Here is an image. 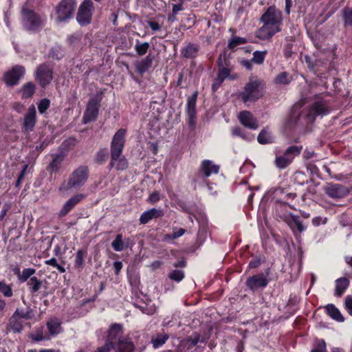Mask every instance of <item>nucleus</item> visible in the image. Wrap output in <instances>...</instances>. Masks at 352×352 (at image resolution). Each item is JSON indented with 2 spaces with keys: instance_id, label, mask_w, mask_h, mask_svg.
Returning a JSON list of instances; mask_svg holds the SVG:
<instances>
[{
  "instance_id": "1",
  "label": "nucleus",
  "mask_w": 352,
  "mask_h": 352,
  "mask_svg": "<svg viewBox=\"0 0 352 352\" xmlns=\"http://www.w3.org/2000/svg\"><path fill=\"white\" fill-rule=\"evenodd\" d=\"M263 25L256 32V36L261 40H270L281 31L283 14L275 6H270L260 18Z\"/></svg>"
},
{
  "instance_id": "2",
  "label": "nucleus",
  "mask_w": 352,
  "mask_h": 352,
  "mask_svg": "<svg viewBox=\"0 0 352 352\" xmlns=\"http://www.w3.org/2000/svg\"><path fill=\"white\" fill-rule=\"evenodd\" d=\"M126 131L124 129H120L113 135L111 143V162L109 168L116 166L119 170H125L128 167V162L122 155Z\"/></svg>"
},
{
  "instance_id": "3",
  "label": "nucleus",
  "mask_w": 352,
  "mask_h": 352,
  "mask_svg": "<svg viewBox=\"0 0 352 352\" xmlns=\"http://www.w3.org/2000/svg\"><path fill=\"white\" fill-rule=\"evenodd\" d=\"M263 85L258 79H250L245 84L240 97L244 102H254L263 96Z\"/></svg>"
},
{
  "instance_id": "4",
  "label": "nucleus",
  "mask_w": 352,
  "mask_h": 352,
  "mask_svg": "<svg viewBox=\"0 0 352 352\" xmlns=\"http://www.w3.org/2000/svg\"><path fill=\"white\" fill-rule=\"evenodd\" d=\"M89 175V170L87 166H78L71 174L67 182V188L81 187L87 181Z\"/></svg>"
},
{
  "instance_id": "5",
  "label": "nucleus",
  "mask_w": 352,
  "mask_h": 352,
  "mask_svg": "<svg viewBox=\"0 0 352 352\" xmlns=\"http://www.w3.org/2000/svg\"><path fill=\"white\" fill-rule=\"evenodd\" d=\"M76 7V0H62L56 8L57 21H66L73 17Z\"/></svg>"
},
{
  "instance_id": "6",
  "label": "nucleus",
  "mask_w": 352,
  "mask_h": 352,
  "mask_svg": "<svg viewBox=\"0 0 352 352\" xmlns=\"http://www.w3.org/2000/svg\"><path fill=\"white\" fill-rule=\"evenodd\" d=\"M94 11V3L91 0H84L79 6L76 21L80 26H86L91 21Z\"/></svg>"
},
{
  "instance_id": "7",
  "label": "nucleus",
  "mask_w": 352,
  "mask_h": 352,
  "mask_svg": "<svg viewBox=\"0 0 352 352\" xmlns=\"http://www.w3.org/2000/svg\"><path fill=\"white\" fill-rule=\"evenodd\" d=\"M53 66L44 63L39 65L35 71V78L42 87L50 85L53 79Z\"/></svg>"
},
{
  "instance_id": "8",
  "label": "nucleus",
  "mask_w": 352,
  "mask_h": 352,
  "mask_svg": "<svg viewBox=\"0 0 352 352\" xmlns=\"http://www.w3.org/2000/svg\"><path fill=\"white\" fill-rule=\"evenodd\" d=\"M100 103V100L96 97L89 100L83 116L84 123H88L96 119L98 115Z\"/></svg>"
},
{
  "instance_id": "9",
  "label": "nucleus",
  "mask_w": 352,
  "mask_h": 352,
  "mask_svg": "<svg viewBox=\"0 0 352 352\" xmlns=\"http://www.w3.org/2000/svg\"><path fill=\"white\" fill-rule=\"evenodd\" d=\"M64 142L60 146L58 153L52 154V161L47 166V170L50 173H56L60 168L61 164L66 157V153L63 151Z\"/></svg>"
},
{
  "instance_id": "10",
  "label": "nucleus",
  "mask_w": 352,
  "mask_h": 352,
  "mask_svg": "<svg viewBox=\"0 0 352 352\" xmlns=\"http://www.w3.org/2000/svg\"><path fill=\"white\" fill-rule=\"evenodd\" d=\"M219 170V166L214 164L210 160H204L199 168V175H197V178L193 179V182L195 184L194 188H195L197 187L196 183L198 182L200 175H203L204 177H208L212 173L217 174Z\"/></svg>"
},
{
  "instance_id": "11",
  "label": "nucleus",
  "mask_w": 352,
  "mask_h": 352,
  "mask_svg": "<svg viewBox=\"0 0 352 352\" xmlns=\"http://www.w3.org/2000/svg\"><path fill=\"white\" fill-rule=\"evenodd\" d=\"M329 112V109L323 101H316L310 107L309 112L307 114V120L313 122L316 116H324Z\"/></svg>"
},
{
  "instance_id": "12",
  "label": "nucleus",
  "mask_w": 352,
  "mask_h": 352,
  "mask_svg": "<svg viewBox=\"0 0 352 352\" xmlns=\"http://www.w3.org/2000/svg\"><path fill=\"white\" fill-rule=\"evenodd\" d=\"M25 68L21 65H16L4 75L5 82L8 86H13L19 82V79L24 75Z\"/></svg>"
},
{
  "instance_id": "13",
  "label": "nucleus",
  "mask_w": 352,
  "mask_h": 352,
  "mask_svg": "<svg viewBox=\"0 0 352 352\" xmlns=\"http://www.w3.org/2000/svg\"><path fill=\"white\" fill-rule=\"evenodd\" d=\"M268 283L269 280L263 274L250 276L247 278L245 282L246 286L253 292L259 288L265 287Z\"/></svg>"
},
{
  "instance_id": "14",
  "label": "nucleus",
  "mask_w": 352,
  "mask_h": 352,
  "mask_svg": "<svg viewBox=\"0 0 352 352\" xmlns=\"http://www.w3.org/2000/svg\"><path fill=\"white\" fill-rule=\"evenodd\" d=\"M197 92H195L187 99V114L188 116V125L191 129H194L196 125V102Z\"/></svg>"
},
{
  "instance_id": "15",
  "label": "nucleus",
  "mask_w": 352,
  "mask_h": 352,
  "mask_svg": "<svg viewBox=\"0 0 352 352\" xmlns=\"http://www.w3.org/2000/svg\"><path fill=\"white\" fill-rule=\"evenodd\" d=\"M23 19L25 25L30 30H36L41 25L40 16L31 10H23Z\"/></svg>"
},
{
  "instance_id": "16",
  "label": "nucleus",
  "mask_w": 352,
  "mask_h": 352,
  "mask_svg": "<svg viewBox=\"0 0 352 352\" xmlns=\"http://www.w3.org/2000/svg\"><path fill=\"white\" fill-rule=\"evenodd\" d=\"M325 193L331 198H342L346 196L349 191L346 187L340 184H329L324 188Z\"/></svg>"
},
{
  "instance_id": "17",
  "label": "nucleus",
  "mask_w": 352,
  "mask_h": 352,
  "mask_svg": "<svg viewBox=\"0 0 352 352\" xmlns=\"http://www.w3.org/2000/svg\"><path fill=\"white\" fill-rule=\"evenodd\" d=\"M238 119L241 124L250 129H257L258 123L254 115L248 111H243L239 113Z\"/></svg>"
},
{
  "instance_id": "18",
  "label": "nucleus",
  "mask_w": 352,
  "mask_h": 352,
  "mask_svg": "<svg viewBox=\"0 0 352 352\" xmlns=\"http://www.w3.org/2000/svg\"><path fill=\"white\" fill-rule=\"evenodd\" d=\"M36 109L35 107L32 104L29 108L27 113L25 115L23 126L26 131H33L36 122Z\"/></svg>"
},
{
  "instance_id": "19",
  "label": "nucleus",
  "mask_w": 352,
  "mask_h": 352,
  "mask_svg": "<svg viewBox=\"0 0 352 352\" xmlns=\"http://www.w3.org/2000/svg\"><path fill=\"white\" fill-rule=\"evenodd\" d=\"M122 326L120 324H113L109 330L107 339L106 341L111 342L113 346L119 341V339H122Z\"/></svg>"
},
{
  "instance_id": "20",
  "label": "nucleus",
  "mask_w": 352,
  "mask_h": 352,
  "mask_svg": "<svg viewBox=\"0 0 352 352\" xmlns=\"http://www.w3.org/2000/svg\"><path fill=\"white\" fill-rule=\"evenodd\" d=\"M85 196L82 194L76 195L72 197L68 201H67L63 205V208L58 213V216L60 217H65L71 211L74 206L78 204Z\"/></svg>"
},
{
  "instance_id": "21",
  "label": "nucleus",
  "mask_w": 352,
  "mask_h": 352,
  "mask_svg": "<svg viewBox=\"0 0 352 352\" xmlns=\"http://www.w3.org/2000/svg\"><path fill=\"white\" fill-rule=\"evenodd\" d=\"M164 210L157 208H151L144 211L140 216V222L142 224H146L153 219H157L163 217Z\"/></svg>"
},
{
  "instance_id": "22",
  "label": "nucleus",
  "mask_w": 352,
  "mask_h": 352,
  "mask_svg": "<svg viewBox=\"0 0 352 352\" xmlns=\"http://www.w3.org/2000/svg\"><path fill=\"white\" fill-rule=\"evenodd\" d=\"M153 59L154 56L151 54H148L146 58H143L140 61H137L135 63L137 72L142 76L151 67Z\"/></svg>"
},
{
  "instance_id": "23",
  "label": "nucleus",
  "mask_w": 352,
  "mask_h": 352,
  "mask_svg": "<svg viewBox=\"0 0 352 352\" xmlns=\"http://www.w3.org/2000/svg\"><path fill=\"white\" fill-rule=\"evenodd\" d=\"M199 48L198 44L189 43L182 49L181 54L186 58H194L197 56Z\"/></svg>"
},
{
  "instance_id": "24",
  "label": "nucleus",
  "mask_w": 352,
  "mask_h": 352,
  "mask_svg": "<svg viewBox=\"0 0 352 352\" xmlns=\"http://www.w3.org/2000/svg\"><path fill=\"white\" fill-rule=\"evenodd\" d=\"M257 141L261 144H272L274 142V137L268 126L263 128L260 131L257 137Z\"/></svg>"
},
{
  "instance_id": "25",
  "label": "nucleus",
  "mask_w": 352,
  "mask_h": 352,
  "mask_svg": "<svg viewBox=\"0 0 352 352\" xmlns=\"http://www.w3.org/2000/svg\"><path fill=\"white\" fill-rule=\"evenodd\" d=\"M114 348L116 352H131L134 349L133 344L126 338L119 339Z\"/></svg>"
},
{
  "instance_id": "26",
  "label": "nucleus",
  "mask_w": 352,
  "mask_h": 352,
  "mask_svg": "<svg viewBox=\"0 0 352 352\" xmlns=\"http://www.w3.org/2000/svg\"><path fill=\"white\" fill-rule=\"evenodd\" d=\"M8 327L14 333H21L23 329V320L15 315L12 314L9 320Z\"/></svg>"
},
{
  "instance_id": "27",
  "label": "nucleus",
  "mask_w": 352,
  "mask_h": 352,
  "mask_svg": "<svg viewBox=\"0 0 352 352\" xmlns=\"http://www.w3.org/2000/svg\"><path fill=\"white\" fill-rule=\"evenodd\" d=\"M349 285V280L345 277L340 278L336 280V295L341 296Z\"/></svg>"
},
{
  "instance_id": "28",
  "label": "nucleus",
  "mask_w": 352,
  "mask_h": 352,
  "mask_svg": "<svg viewBox=\"0 0 352 352\" xmlns=\"http://www.w3.org/2000/svg\"><path fill=\"white\" fill-rule=\"evenodd\" d=\"M47 327L52 336H56L61 332L60 322L57 318L50 319L47 322Z\"/></svg>"
},
{
  "instance_id": "29",
  "label": "nucleus",
  "mask_w": 352,
  "mask_h": 352,
  "mask_svg": "<svg viewBox=\"0 0 352 352\" xmlns=\"http://www.w3.org/2000/svg\"><path fill=\"white\" fill-rule=\"evenodd\" d=\"M169 338V335L166 333H157L152 337L151 342L153 348L157 349L162 346Z\"/></svg>"
},
{
  "instance_id": "30",
  "label": "nucleus",
  "mask_w": 352,
  "mask_h": 352,
  "mask_svg": "<svg viewBox=\"0 0 352 352\" xmlns=\"http://www.w3.org/2000/svg\"><path fill=\"white\" fill-rule=\"evenodd\" d=\"M326 310L328 315L338 322H343L344 317L340 314V311L333 304H329L326 306Z\"/></svg>"
},
{
  "instance_id": "31",
  "label": "nucleus",
  "mask_w": 352,
  "mask_h": 352,
  "mask_svg": "<svg viewBox=\"0 0 352 352\" xmlns=\"http://www.w3.org/2000/svg\"><path fill=\"white\" fill-rule=\"evenodd\" d=\"M35 85L31 82L24 84L21 89L22 98L23 99L31 98L35 92Z\"/></svg>"
},
{
  "instance_id": "32",
  "label": "nucleus",
  "mask_w": 352,
  "mask_h": 352,
  "mask_svg": "<svg viewBox=\"0 0 352 352\" xmlns=\"http://www.w3.org/2000/svg\"><path fill=\"white\" fill-rule=\"evenodd\" d=\"M302 150V146H289L285 151L284 152V154L288 157L291 159V161H293L294 158L296 156H298L300 155V152Z\"/></svg>"
},
{
  "instance_id": "33",
  "label": "nucleus",
  "mask_w": 352,
  "mask_h": 352,
  "mask_svg": "<svg viewBox=\"0 0 352 352\" xmlns=\"http://www.w3.org/2000/svg\"><path fill=\"white\" fill-rule=\"evenodd\" d=\"M36 270L32 268H26L23 270L21 273L19 268H17V272L16 274L18 276V278L21 282H25L28 280V278H31V276L35 273Z\"/></svg>"
},
{
  "instance_id": "34",
  "label": "nucleus",
  "mask_w": 352,
  "mask_h": 352,
  "mask_svg": "<svg viewBox=\"0 0 352 352\" xmlns=\"http://www.w3.org/2000/svg\"><path fill=\"white\" fill-rule=\"evenodd\" d=\"M292 162L291 159L288 158L284 153L283 155L277 156L274 161L276 167L280 169L285 168Z\"/></svg>"
},
{
  "instance_id": "35",
  "label": "nucleus",
  "mask_w": 352,
  "mask_h": 352,
  "mask_svg": "<svg viewBox=\"0 0 352 352\" xmlns=\"http://www.w3.org/2000/svg\"><path fill=\"white\" fill-rule=\"evenodd\" d=\"M111 246L116 252H121L126 248V245H124L123 237L121 234H117L116 239L111 243Z\"/></svg>"
},
{
  "instance_id": "36",
  "label": "nucleus",
  "mask_w": 352,
  "mask_h": 352,
  "mask_svg": "<svg viewBox=\"0 0 352 352\" xmlns=\"http://www.w3.org/2000/svg\"><path fill=\"white\" fill-rule=\"evenodd\" d=\"M86 251L82 250H78L76 252L74 267L76 269L82 270L84 265L85 256H86Z\"/></svg>"
},
{
  "instance_id": "37",
  "label": "nucleus",
  "mask_w": 352,
  "mask_h": 352,
  "mask_svg": "<svg viewBox=\"0 0 352 352\" xmlns=\"http://www.w3.org/2000/svg\"><path fill=\"white\" fill-rule=\"evenodd\" d=\"M28 285L29 286L30 292L33 294L41 289L42 281L38 279L36 276H32L28 282Z\"/></svg>"
},
{
  "instance_id": "38",
  "label": "nucleus",
  "mask_w": 352,
  "mask_h": 352,
  "mask_svg": "<svg viewBox=\"0 0 352 352\" xmlns=\"http://www.w3.org/2000/svg\"><path fill=\"white\" fill-rule=\"evenodd\" d=\"M342 13L344 25L352 26V8L345 7Z\"/></svg>"
},
{
  "instance_id": "39",
  "label": "nucleus",
  "mask_w": 352,
  "mask_h": 352,
  "mask_svg": "<svg viewBox=\"0 0 352 352\" xmlns=\"http://www.w3.org/2000/svg\"><path fill=\"white\" fill-rule=\"evenodd\" d=\"M108 156L107 150L106 148H101L97 152L94 161L98 164H102L106 162Z\"/></svg>"
},
{
  "instance_id": "40",
  "label": "nucleus",
  "mask_w": 352,
  "mask_h": 352,
  "mask_svg": "<svg viewBox=\"0 0 352 352\" xmlns=\"http://www.w3.org/2000/svg\"><path fill=\"white\" fill-rule=\"evenodd\" d=\"M13 314L21 320H29L31 319L33 316L32 310L30 308H28V310L26 311L19 309L17 308Z\"/></svg>"
},
{
  "instance_id": "41",
  "label": "nucleus",
  "mask_w": 352,
  "mask_h": 352,
  "mask_svg": "<svg viewBox=\"0 0 352 352\" xmlns=\"http://www.w3.org/2000/svg\"><path fill=\"white\" fill-rule=\"evenodd\" d=\"M149 47L150 45L148 42L140 43L139 41H137L135 50L139 56H143L146 54Z\"/></svg>"
},
{
  "instance_id": "42",
  "label": "nucleus",
  "mask_w": 352,
  "mask_h": 352,
  "mask_svg": "<svg viewBox=\"0 0 352 352\" xmlns=\"http://www.w3.org/2000/svg\"><path fill=\"white\" fill-rule=\"evenodd\" d=\"M232 134L234 136H239L247 141H251L254 140L253 135H249L245 134L239 126H234L232 129Z\"/></svg>"
},
{
  "instance_id": "43",
  "label": "nucleus",
  "mask_w": 352,
  "mask_h": 352,
  "mask_svg": "<svg viewBox=\"0 0 352 352\" xmlns=\"http://www.w3.org/2000/svg\"><path fill=\"white\" fill-rule=\"evenodd\" d=\"M267 54V51H255L253 53V57L252 58V62L261 65L265 58V56Z\"/></svg>"
},
{
  "instance_id": "44",
  "label": "nucleus",
  "mask_w": 352,
  "mask_h": 352,
  "mask_svg": "<svg viewBox=\"0 0 352 352\" xmlns=\"http://www.w3.org/2000/svg\"><path fill=\"white\" fill-rule=\"evenodd\" d=\"M246 43H247V40L245 38L239 37V36H233L232 38H231L230 39V41L228 42V47L230 49L233 50L236 46H238L239 45L245 44Z\"/></svg>"
},
{
  "instance_id": "45",
  "label": "nucleus",
  "mask_w": 352,
  "mask_h": 352,
  "mask_svg": "<svg viewBox=\"0 0 352 352\" xmlns=\"http://www.w3.org/2000/svg\"><path fill=\"white\" fill-rule=\"evenodd\" d=\"M274 82L276 84L287 85L291 82V78H289L288 73L283 72L276 77Z\"/></svg>"
},
{
  "instance_id": "46",
  "label": "nucleus",
  "mask_w": 352,
  "mask_h": 352,
  "mask_svg": "<svg viewBox=\"0 0 352 352\" xmlns=\"http://www.w3.org/2000/svg\"><path fill=\"white\" fill-rule=\"evenodd\" d=\"M218 67H230V60L229 56L225 52L223 54H220L217 58Z\"/></svg>"
},
{
  "instance_id": "47",
  "label": "nucleus",
  "mask_w": 352,
  "mask_h": 352,
  "mask_svg": "<svg viewBox=\"0 0 352 352\" xmlns=\"http://www.w3.org/2000/svg\"><path fill=\"white\" fill-rule=\"evenodd\" d=\"M0 292L7 298L12 297L13 296L12 289L10 285H7L3 281H0Z\"/></svg>"
},
{
  "instance_id": "48",
  "label": "nucleus",
  "mask_w": 352,
  "mask_h": 352,
  "mask_svg": "<svg viewBox=\"0 0 352 352\" xmlns=\"http://www.w3.org/2000/svg\"><path fill=\"white\" fill-rule=\"evenodd\" d=\"M289 226L292 229H297L300 233L305 230V227L299 217H295L289 222Z\"/></svg>"
},
{
  "instance_id": "49",
  "label": "nucleus",
  "mask_w": 352,
  "mask_h": 352,
  "mask_svg": "<svg viewBox=\"0 0 352 352\" xmlns=\"http://www.w3.org/2000/svg\"><path fill=\"white\" fill-rule=\"evenodd\" d=\"M219 68V72H218V78H219V82H218V86H220L224 79L227 78L230 74V67H218Z\"/></svg>"
},
{
  "instance_id": "50",
  "label": "nucleus",
  "mask_w": 352,
  "mask_h": 352,
  "mask_svg": "<svg viewBox=\"0 0 352 352\" xmlns=\"http://www.w3.org/2000/svg\"><path fill=\"white\" fill-rule=\"evenodd\" d=\"M63 54L62 52V50L60 47H52L50 50V52L49 54V57L56 59V60H60L63 58Z\"/></svg>"
},
{
  "instance_id": "51",
  "label": "nucleus",
  "mask_w": 352,
  "mask_h": 352,
  "mask_svg": "<svg viewBox=\"0 0 352 352\" xmlns=\"http://www.w3.org/2000/svg\"><path fill=\"white\" fill-rule=\"evenodd\" d=\"M168 277L175 281H181L184 277V273L179 270H175L168 274Z\"/></svg>"
},
{
  "instance_id": "52",
  "label": "nucleus",
  "mask_w": 352,
  "mask_h": 352,
  "mask_svg": "<svg viewBox=\"0 0 352 352\" xmlns=\"http://www.w3.org/2000/svg\"><path fill=\"white\" fill-rule=\"evenodd\" d=\"M50 100L47 98H43L40 100L38 104V110L40 113H44L47 109L50 107Z\"/></svg>"
},
{
  "instance_id": "53",
  "label": "nucleus",
  "mask_w": 352,
  "mask_h": 352,
  "mask_svg": "<svg viewBox=\"0 0 352 352\" xmlns=\"http://www.w3.org/2000/svg\"><path fill=\"white\" fill-rule=\"evenodd\" d=\"M186 232V230L184 228H175L173 229V232L171 234H167L165 236L166 239H175L181 236H182Z\"/></svg>"
},
{
  "instance_id": "54",
  "label": "nucleus",
  "mask_w": 352,
  "mask_h": 352,
  "mask_svg": "<svg viewBox=\"0 0 352 352\" xmlns=\"http://www.w3.org/2000/svg\"><path fill=\"white\" fill-rule=\"evenodd\" d=\"M311 352H326V343L324 340H318Z\"/></svg>"
},
{
  "instance_id": "55",
  "label": "nucleus",
  "mask_w": 352,
  "mask_h": 352,
  "mask_svg": "<svg viewBox=\"0 0 352 352\" xmlns=\"http://www.w3.org/2000/svg\"><path fill=\"white\" fill-rule=\"evenodd\" d=\"M199 336L198 334H195L194 336H190L187 339V343L188 344V348H192L197 344L199 342Z\"/></svg>"
},
{
  "instance_id": "56",
  "label": "nucleus",
  "mask_w": 352,
  "mask_h": 352,
  "mask_svg": "<svg viewBox=\"0 0 352 352\" xmlns=\"http://www.w3.org/2000/svg\"><path fill=\"white\" fill-rule=\"evenodd\" d=\"M114 347L111 342L106 341L104 346L98 348L94 352H109Z\"/></svg>"
},
{
  "instance_id": "57",
  "label": "nucleus",
  "mask_w": 352,
  "mask_h": 352,
  "mask_svg": "<svg viewBox=\"0 0 352 352\" xmlns=\"http://www.w3.org/2000/svg\"><path fill=\"white\" fill-rule=\"evenodd\" d=\"M345 308L348 313L352 316V296H347L345 298Z\"/></svg>"
},
{
  "instance_id": "58",
  "label": "nucleus",
  "mask_w": 352,
  "mask_h": 352,
  "mask_svg": "<svg viewBox=\"0 0 352 352\" xmlns=\"http://www.w3.org/2000/svg\"><path fill=\"white\" fill-rule=\"evenodd\" d=\"M160 199V194L157 191H154L153 192H152L148 197V201L152 204L158 201Z\"/></svg>"
},
{
  "instance_id": "59",
  "label": "nucleus",
  "mask_w": 352,
  "mask_h": 352,
  "mask_svg": "<svg viewBox=\"0 0 352 352\" xmlns=\"http://www.w3.org/2000/svg\"><path fill=\"white\" fill-rule=\"evenodd\" d=\"M148 25L151 28V29L153 31H158L161 29L160 25L155 21H148Z\"/></svg>"
},
{
  "instance_id": "60",
  "label": "nucleus",
  "mask_w": 352,
  "mask_h": 352,
  "mask_svg": "<svg viewBox=\"0 0 352 352\" xmlns=\"http://www.w3.org/2000/svg\"><path fill=\"white\" fill-rule=\"evenodd\" d=\"M123 267L122 263L121 261H116L113 263V267L115 270V274L118 275L120 272L121 271Z\"/></svg>"
},
{
  "instance_id": "61",
  "label": "nucleus",
  "mask_w": 352,
  "mask_h": 352,
  "mask_svg": "<svg viewBox=\"0 0 352 352\" xmlns=\"http://www.w3.org/2000/svg\"><path fill=\"white\" fill-rule=\"evenodd\" d=\"M312 223L314 226H318L321 223H326V219H324V220H322V219L320 217H314L313 219H312Z\"/></svg>"
},
{
  "instance_id": "62",
  "label": "nucleus",
  "mask_w": 352,
  "mask_h": 352,
  "mask_svg": "<svg viewBox=\"0 0 352 352\" xmlns=\"http://www.w3.org/2000/svg\"><path fill=\"white\" fill-rule=\"evenodd\" d=\"M173 267L177 268V267H184L186 265V262L184 259H182L179 261H177L173 263Z\"/></svg>"
},
{
  "instance_id": "63",
  "label": "nucleus",
  "mask_w": 352,
  "mask_h": 352,
  "mask_svg": "<svg viewBox=\"0 0 352 352\" xmlns=\"http://www.w3.org/2000/svg\"><path fill=\"white\" fill-rule=\"evenodd\" d=\"M45 264L46 265H52L54 267H56V266L58 265V263H57V260L56 258H52L49 260H47L45 261Z\"/></svg>"
},
{
  "instance_id": "64",
  "label": "nucleus",
  "mask_w": 352,
  "mask_h": 352,
  "mask_svg": "<svg viewBox=\"0 0 352 352\" xmlns=\"http://www.w3.org/2000/svg\"><path fill=\"white\" fill-rule=\"evenodd\" d=\"M260 264L261 261L259 259H254L250 262L249 266L251 268H256L260 265Z\"/></svg>"
}]
</instances>
